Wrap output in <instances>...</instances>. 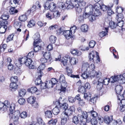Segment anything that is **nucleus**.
<instances>
[{
	"label": "nucleus",
	"mask_w": 125,
	"mask_h": 125,
	"mask_svg": "<svg viewBox=\"0 0 125 125\" xmlns=\"http://www.w3.org/2000/svg\"><path fill=\"white\" fill-rule=\"evenodd\" d=\"M66 3L68 5L67 7V9H72L74 7L76 12L78 13H80L82 12V9L84 8L85 6H83V5H81L79 3L73 4L71 3L70 0H67L66 1Z\"/></svg>",
	"instance_id": "nucleus-1"
},
{
	"label": "nucleus",
	"mask_w": 125,
	"mask_h": 125,
	"mask_svg": "<svg viewBox=\"0 0 125 125\" xmlns=\"http://www.w3.org/2000/svg\"><path fill=\"white\" fill-rule=\"evenodd\" d=\"M88 66V64H83L82 67V74L81 76L83 79H86L89 77L91 73L87 70V67Z\"/></svg>",
	"instance_id": "nucleus-2"
},
{
	"label": "nucleus",
	"mask_w": 125,
	"mask_h": 125,
	"mask_svg": "<svg viewBox=\"0 0 125 125\" xmlns=\"http://www.w3.org/2000/svg\"><path fill=\"white\" fill-rule=\"evenodd\" d=\"M59 80L61 83V91L65 92L66 90V88L67 86V84L65 81V77L63 74L61 75L60 77Z\"/></svg>",
	"instance_id": "nucleus-3"
},
{
	"label": "nucleus",
	"mask_w": 125,
	"mask_h": 125,
	"mask_svg": "<svg viewBox=\"0 0 125 125\" xmlns=\"http://www.w3.org/2000/svg\"><path fill=\"white\" fill-rule=\"evenodd\" d=\"M24 61V63L26 65L28 66L29 68L32 69H36V67L35 66V62L33 61L31 59L27 58L26 57Z\"/></svg>",
	"instance_id": "nucleus-4"
},
{
	"label": "nucleus",
	"mask_w": 125,
	"mask_h": 125,
	"mask_svg": "<svg viewBox=\"0 0 125 125\" xmlns=\"http://www.w3.org/2000/svg\"><path fill=\"white\" fill-rule=\"evenodd\" d=\"M93 7L90 5L85 7L84 10V12L83 14V17L85 19L89 18L90 16L92 13Z\"/></svg>",
	"instance_id": "nucleus-5"
},
{
	"label": "nucleus",
	"mask_w": 125,
	"mask_h": 125,
	"mask_svg": "<svg viewBox=\"0 0 125 125\" xmlns=\"http://www.w3.org/2000/svg\"><path fill=\"white\" fill-rule=\"evenodd\" d=\"M75 109L74 106H70L68 109H67L64 112L62 113V116H63L65 115L66 117H68L69 116L72 114L73 112L75 110Z\"/></svg>",
	"instance_id": "nucleus-6"
},
{
	"label": "nucleus",
	"mask_w": 125,
	"mask_h": 125,
	"mask_svg": "<svg viewBox=\"0 0 125 125\" xmlns=\"http://www.w3.org/2000/svg\"><path fill=\"white\" fill-rule=\"evenodd\" d=\"M60 14L58 11H55L53 13L52 12H48L46 15V17L49 20H51L52 19L56 18L58 17H59Z\"/></svg>",
	"instance_id": "nucleus-7"
},
{
	"label": "nucleus",
	"mask_w": 125,
	"mask_h": 125,
	"mask_svg": "<svg viewBox=\"0 0 125 125\" xmlns=\"http://www.w3.org/2000/svg\"><path fill=\"white\" fill-rule=\"evenodd\" d=\"M96 54V58L97 60L99 62L100 61V59L99 57V56L98 53L95 51H92L89 54V58L90 61L93 60L94 61V56Z\"/></svg>",
	"instance_id": "nucleus-8"
},
{
	"label": "nucleus",
	"mask_w": 125,
	"mask_h": 125,
	"mask_svg": "<svg viewBox=\"0 0 125 125\" xmlns=\"http://www.w3.org/2000/svg\"><path fill=\"white\" fill-rule=\"evenodd\" d=\"M81 114H79L77 116H74L72 119V122L76 124L79 123L80 122L82 121V118Z\"/></svg>",
	"instance_id": "nucleus-9"
},
{
	"label": "nucleus",
	"mask_w": 125,
	"mask_h": 125,
	"mask_svg": "<svg viewBox=\"0 0 125 125\" xmlns=\"http://www.w3.org/2000/svg\"><path fill=\"white\" fill-rule=\"evenodd\" d=\"M121 95H119L117 96L118 100V103H120L122 104L121 106H125V99H124V95L125 94V92L124 93V94H122Z\"/></svg>",
	"instance_id": "nucleus-10"
},
{
	"label": "nucleus",
	"mask_w": 125,
	"mask_h": 125,
	"mask_svg": "<svg viewBox=\"0 0 125 125\" xmlns=\"http://www.w3.org/2000/svg\"><path fill=\"white\" fill-rule=\"evenodd\" d=\"M15 108L14 109L11 108L10 109V116H20V111L17 110L14 111Z\"/></svg>",
	"instance_id": "nucleus-11"
},
{
	"label": "nucleus",
	"mask_w": 125,
	"mask_h": 125,
	"mask_svg": "<svg viewBox=\"0 0 125 125\" xmlns=\"http://www.w3.org/2000/svg\"><path fill=\"white\" fill-rule=\"evenodd\" d=\"M26 58V57H23L19 58L15 62L16 65L17 67H20L21 65V64H24V61Z\"/></svg>",
	"instance_id": "nucleus-12"
},
{
	"label": "nucleus",
	"mask_w": 125,
	"mask_h": 125,
	"mask_svg": "<svg viewBox=\"0 0 125 125\" xmlns=\"http://www.w3.org/2000/svg\"><path fill=\"white\" fill-rule=\"evenodd\" d=\"M3 103L4 106H5L7 108H10L9 110L10 111V109H14L15 108V105L14 104L12 103L10 105V102L8 100L5 101Z\"/></svg>",
	"instance_id": "nucleus-13"
},
{
	"label": "nucleus",
	"mask_w": 125,
	"mask_h": 125,
	"mask_svg": "<svg viewBox=\"0 0 125 125\" xmlns=\"http://www.w3.org/2000/svg\"><path fill=\"white\" fill-rule=\"evenodd\" d=\"M43 57L48 60V62L51 63L53 61L51 56V54L49 52H45L43 54Z\"/></svg>",
	"instance_id": "nucleus-14"
},
{
	"label": "nucleus",
	"mask_w": 125,
	"mask_h": 125,
	"mask_svg": "<svg viewBox=\"0 0 125 125\" xmlns=\"http://www.w3.org/2000/svg\"><path fill=\"white\" fill-rule=\"evenodd\" d=\"M65 37L67 39H69L70 38L71 40L74 39V38L72 37H71L72 33L69 30L65 31L63 32V34Z\"/></svg>",
	"instance_id": "nucleus-15"
},
{
	"label": "nucleus",
	"mask_w": 125,
	"mask_h": 125,
	"mask_svg": "<svg viewBox=\"0 0 125 125\" xmlns=\"http://www.w3.org/2000/svg\"><path fill=\"white\" fill-rule=\"evenodd\" d=\"M43 73L41 72L38 74V76L37 78L35 81V83L36 85H38L41 84L42 82L41 80V77L43 75Z\"/></svg>",
	"instance_id": "nucleus-16"
},
{
	"label": "nucleus",
	"mask_w": 125,
	"mask_h": 125,
	"mask_svg": "<svg viewBox=\"0 0 125 125\" xmlns=\"http://www.w3.org/2000/svg\"><path fill=\"white\" fill-rule=\"evenodd\" d=\"M121 78L120 75L115 76L114 77L112 76L111 77L110 79L111 80V82L113 83L115 82L119 81L121 83H122L121 82V81L120 80Z\"/></svg>",
	"instance_id": "nucleus-17"
},
{
	"label": "nucleus",
	"mask_w": 125,
	"mask_h": 125,
	"mask_svg": "<svg viewBox=\"0 0 125 125\" xmlns=\"http://www.w3.org/2000/svg\"><path fill=\"white\" fill-rule=\"evenodd\" d=\"M78 112L80 113L82 115V117L83 118L82 120L83 119H86L88 116V115L87 112L85 111H83L81 110V108H78Z\"/></svg>",
	"instance_id": "nucleus-18"
},
{
	"label": "nucleus",
	"mask_w": 125,
	"mask_h": 125,
	"mask_svg": "<svg viewBox=\"0 0 125 125\" xmlns=\"http://www.w3.org/2000/svg\"><path fill=\"white\" fill-rule=\"evenodd\" d=\"M84 0H71V3L73 4H77L78 2L81 5H83V6H85L86 5V2L84 1Z\"/></svg>",
	"instance_id": "nucleus-19"
},
{
	"label": "nucleus",
	"mask_w": 125,
	"mask_h": 125,
	"mask_svg": "<svg viewBox=\"0 0 125 125\" xmlns=\"http://www.w3.org/2000/svg\"><path fill=\"white\" fill-rule=\"evenodd\" d=\"M123 89L122 86L120 85H118L116 86L115 88V90L116 93L119 95H121L122 94H124V93L125 92V91L123 93L121 94V91Z\"/></svg>",
	"instance_id": "nucleus-20"
},
{
	"label": "nucleus",
	"mask_w": 125,
	"mask_h": 125,
	"mask_svg": "<svg viewBox=\"0 0 125 125\" xmlns=\"http://www.w3.org/2000/svg\"><path fill=\"white\" fill-rule=\"evenodd\" d=\"M40 35L38 33H36L35 34V35L33 36V39L34 41L33 43H39L42 41L39 39Z\"/></svg>",
	"instance_id": "nucleus-21"
},
{
	"label": "nucleus",
	"mask_w": 125,
	"mask_h": 125,
	"mask_svg": "<svg viewBox=\"0 0 125 125\" xmlns=\"http://www.w3.org/2000/svg\"><path fill=\"white\" fill-rule=\"evenodd\" d=\"M87 63L88 64V66L87 67V70L91 73L92 71L95 72L94 70L95 69V66L94 64H91L90 65L87 62L84 63L83 64H86ZM93 73L94 72H93Z\"/></svg>",
	"instance_id": "nucleus-22"
},
{
	"label": "nucleus",
	"mask_w": 125,
	"mask_h": 125,
	"mask_svg": "<svg viewBox=\"0 0 125 125\" xmlns=\"http://www.w3.org/2000/svg\"><path fill=\"white\" fill-rule=\"evenodd\" d=\"M39 43H33L34 46L33 50L35 52H37L41 49V46L38 45Z\"/></svg>",
	"instance_id": "nucleus-23"
},
{
	"label": "nucleus",
	"mask_w": 125,
	"mask_h": 125,
	"mask_svg": "<svg viewBox=\"0 0 125 125\" xmlns=\"http://www.w3.org/2000/svg\"><path fill=\"white\" fill-rule=\"evenodd\" d=\"M72 67L71 66L70 67L67 66L66 68V69L67 70V75L68 76L72 77H73L72 75V74L73 72L72 69Z\"/></svg>",
	"instance_id": "nucleus-24"
},
{
	"label": "nucleus",
	"mask_w": 125,
	"mask_h": 125,
	"mask_svg": "<svg viewBox=\"0 0 125 125\" xmlns=\"http://www.w3.org/2000/svg\"><path fill=\"white\" fill-rule=\"evenodd\" d=\"M38 89L35 86H33L28 89V91L32 94H33L38 91Z\"/></svg>",
	"instance_id": "nucleus-25"
},
{
	"label": "nucleus",
	"mask_w": 125,
	"mask_h": 125,
	"mask_svg": "<svg viewBox=\"0 0 125 125\" xmlns=\"http://www.w3.org/2000/svg\"><path fill=\"white\" fill-rule=\"evenodd\" d=\"M93 10L94 11V10H100L101 9V4L99 3H95L93 6Z\"/></svg>",
	"instance_id": "nucleus-26"
},
{
	"label": "nucleus",
	"mask_w": 125,
	"mask_h": 125,
	"mask_svg": "<svg viewBox=\"0 0 125 125\" xmlns=\"http://www.w3.org/2000/svg\"><path fill=\"white\" fill-rule=\"evenodd\" d=\"M71 52L72 54L78 56L82 54V53L80 51L74 49L72 50Z\"/></svg>",
	"instance_id": "nucleus-27"
},
{
	"label": "nucleus",
	"mask_w": 125,
	"mask_h": 125,
	"mask_svg": "<svg viewBox=\"0 0 125 125\" xmlns=\"http://www.w3.org/2000/svg\"><path fill=\"white\" fill-rule=\"evenodd\" d=\"M112 116H107L105 117L104 118V121L105 123L107 124H109L111 121L112 119Z\"/></svg>",
	"instance_id": "nucleus-28"
},
{
	"label": "nucleus",
	"mask_w": 125,
	"mask_h": 125,
	"mask_svg": "<svg viewBox=\"0 0 125 125\" xmlns=\"http://www.w3.org/2000/svg\"><path fill=\"white\" fill-rule=\"evenodd\" d=\"M35 99L36 98L35 97L33 96H31L28 99L27 101L28 103L32 104L34 102H35Z\"/></svg>",
	"instance_id": "nucleus-29"
},
{
	"label": "nucleus",
	"mask_w": 125,
	"mask_h": 125,
	"mask_svg": "<svg viewBox=\"0 0 125 125\" xmlns=\"http://www.w3.org/2000/svg\"><path fill=\"white\" fill-rule=\"evenodd\" d=\"M13 119L14 123L15 125H17L19 124V116H11Z\"/></svg>",
	"instance_id": "nucleus-30"
},
{
	"label": "nucleus",
	"mask_w": 125,
	"mask_h": 125,
	"mask_svg": "<svg viewBox=\"0 0 125 125\" xmlns=\"http://www.w3.org/2000/svg\"><path fill=\"white\" fill-rule=\"evenodd\" d=\"M45 64H41L38 68V74L41 72L42 73L41 71L43 70L45 67Z\"/></svg>",
	"instance_id": "nucleus-31"
},
{
	"label": "nucleus",
	"mask_w": 125,
	"mask_h": 125,
	"mask_svg": "<svg viewBox=\"0 0 125 125\" xmlns=\"http://www.w3.org/2000/svg\"><path fill=\"white\" fill-rule=\"evenodd\" d=\"M68 58L64 56L62 59L61 60V62L62 63L64 66L66 65L67 63Z\"/></svg>",
	"instance_id": "nucleus-32"
},
{
	"label": "nucleus",
	"mask_w": 125,
	"mask_h": 125,
	"mask_svg": "<svg viewBox=\"0 0 125 125\" xmlns=\"http://www.w3.org/2000/svg\"><path fill=\"white\" fill-rule=\"evenodd\" d=\"M46 116L48 118H51L52 116V112L50 110H47L45 112Z\"/></svg>",
	"instance_id": "nucleus-33"
},
{
	"label": "nucleus",
	"mask_w": 125,
	"mask_h": 125,
	"mask_svg": "<svg viewBox=\"0 0 125 125\" xmlns=\"http://www.w3.org/2000/svg\"><path fill=\"white\" fill-rule=\"evenodd\" d=\"M123 17V15L122 13H118V14L117 15V17L116 18L117 22L123 21L122 20Z\"/></svg>",
	"instance_id": "nucleus-34"
},
{
	"label": "nucleus",
	"mask_w": 125,
	"mask_h": 125,
	"mask_svg": "<svg viewBox=\"0 0 125 125\" xmlns=\"http://www.w3.org/2000/svg\"><path fill=\"white\" fill-rule=\"evenodd\" d=\"M78 60L76 58L72 57L70 59V62L71 65H74L77 62Z\"/></svg>",
	"instance_id": "nucleus-35"
},
{
	"label": "nucleus",
	"mask_w": 125,
	"mask_h": 125,
	"mask_svg": "<svg viewBox=\"0 0 125 125\" xmlns=\"http://www.w3.org/2000/svg\"><path fill=\"white\" fill-rule=\"evenodd\" d=\"M27 19L26 15H22L20 16L19 18V20L21 22H24L26 21Z\"/></svg>",
	"instance_id": "nucleus-36"
},
{
	"label": "nucleus",
	"mask_w": 125,
	"mask_h": 125,
	"mask_svg": "<svg viewBox=\"0 0 125 125\" xmlns=\"http://www.w3.org/2000/svg\"><path fill=\"white\" fill-rule=\"evenodd\" d=\"M52 112L54 115H57L60 112V110L57 107H56L52 110Z\"/></svg>",
	"instance_id": "nucleus-37"
},
{
	"label": "nucleus",
	"mask_w": 125,
	"mask_h": 125,
	"mask_svg": "<svg viewBox=\"0 0 125 125\" xmlns=\"http://www.w3.org/2000/svg\"><path fill=\"white\" fill-rule=\"evenodd\" d=\"M7 28V26H1L0 25V33H3L6 31Z\"/></svg>",
	"instance_id": "nucleus-38"
},
{
	"label": "nucleus",
	"mask_w": 125,
	"mask_h": 125,
	"mask_svg": "<svg viewBox=\"0 0 125 125\" xmlns=\"http://www.w3.org/2000/svg\"><path fill=\"white\" fill-rule=\"evenodd\" d=\"M61 121V124L63 125L65 124L66 123L67 120L69 119L68 117H66L65 115L63 116H62Z\"/></svg>",
	"instance_id": "nucleus-39"
},
{
	"label": "nucleus",
	"mask_w": 125,
	"mask_h": 125,
	"mask_svg": "<svg viewBox=\"0 0 125 125\" xmlns=\"http://www.w3.org/2000/svg\"><path fill=\"white\" fill-rule=\"evenodd\" d=\"M26 92V91L25 89H21L19 92V95L20 96L23 97L25 94Z\"/></svg>",
	"instance_id": "nucleus-40"
},
{
	"label": "nucleus",
	"mask_w": 125,
	"mask_h": 125,
	"mask_svg": "<svg viewBox=\"0 0 125 125\" xmlns=\"http://www.w3.org/2000/svg\"><path fill=\"white\" fill-rule=\"evenodd\" d=\"M105 29L106 30V31H102L100 32L99 34V36L101 38H102L104 37L107 34V28H105Z\"/></svg>",
	"instance_id": "nucleus-41"
},
{
	"label": "nucleus",
	"mask_w": 125,
	"mask_h": 125,
	"mask_svg": "<svg viewBox=\"0 0 125 125\" xmlns=\"http://www.w3.org/2000/svg\"><path fill=\"white\" fill-rule=\"evenodd\" d=\"M62 98L60 97L59 99L55 101H54L53 103L55 105H56V106L59 105L60 106L62 104Z\"/></svg>",
	"instance_id": "nucleus-42"
},
{
	"label": "nucleus",
	"mask_w": 125,
	"mask_h": 125,
	"mask_svg": "<svg viewBox=\"0 0 125 125\" xmlns=\"http://www.w3.org/2000/svg\"><path fill=\"white\" fill-rule=\"evenodd\" d=\"M27 116V114L25 111L22 112L20 114V116L22 119H25Z\"/></svg>",
	"instance_id": "nucleus-43"
},
{
	"label": "nucleus",
	"mask_w": 125,
	"mask_h": 125,
	"mask_svg": "<svg viewBox=\"0 0 125 125\" xmlns=\"http://www.w3.org/2000/svg\"><path fill=\"white\" fill-rule=\"evenodd\" d=\"M81 29L83 32H86L88 29V27L87 25L85 24L82 25L81 27Z\"/></svg>",
	"instance_id": "nucleus-44"
},
{
	"label": "nucleus",
	"mask_w": 125,
	"mask_h": 125,
	"mask_svg": "<svg viewBox=\"0 0 125 125\" xmlns=\"http://www.w3.org/2000/svg\"><path fill=\"white\" fill-rule=\"evenodd\" d=\"M18 10L15 9V7L10 8L9 12L11 14H13L18 12Z\"/></svg>",
	"instance_id": "nucleus-45"
},
{
	"label": "nucleus",
	"mask_w": 125,
	"mask_h": 125,
	"mask_svg": "<svg viewBox=\"0 0 125 125\" xmlns=\"http://www.w3.org/2000/svg\"><path fill=\"white\" fill-rule=\"evenodd\" d=\"M61 108L65 111L68 107V105L67 104L65 103L62 104L61 105Z\"/></svg>",
	"instance_id": "nucleus-46"
},
{
	"label": "nucleus",
	"mask_w": 125,
	"mask_h": 125,
	"mask_svg": "<svg viewBox=\"0 0 125 125\" xmlns=\"http://www.w3.org/2000/svg\"><path fill=\"white\" fill-rule=\"evenodd\" d=\"M35 22L34 20H31L28 22L27 26L29 28L32 27L35 25Z\"/></svg>",
	"instance_id": "nucleus-47"
},
{
	"label": "nucleus",
	"mask_w": 125,
	"mask_h": 125,
	"mask_svg": "<svg viewBox=\"0 0 125 125\" xmlns=\"http://www.w3.org/2000/svg\"><path fill=\"white\" fill-rule=\"evenodd\" d=\"M56 7V4L53 2H52L50 4L49 9L50 10L53 11L55 8Z\"/></svg>",
	"instance_id": "nucleus-48"
},
{
	"label": "nucleus",
	"mask_w": 125,
	"mask_h": 125,
	"mask_svg": "<svg viewBox=\"0 0 125 125\" xmlns=\"http://www.w3.org/2000/svg\"><path fill=\"white\" fill-rule=\"evenodd\" d=\"M10 87L12 89L15 90L17 88L18 85L15 83H11L10 84Z\"/></svg>",
	"instance_id": "nucleus-49"
},
{
	"label": "nucleus",
	"mask_w": 125,
	"mask_h": 125,
	"mask_svg": "<svg viewBox=\"0 0 125 125\" xmlns=\"http://www.w3.org/2000/svg\"><path fill=\"white\" fill-rule=\"evenodd\" d=\"M93 11V14L95 16H96L101 15V12L99 10H94Z\"/></svg>",
	"instance_id": "nucleus-50"
},
{
	"label": "nucleus",
	"mask_w": 125,
	"mask_h": 125,
	"mask_svg": "<svg viewBox=\"0 0 125 125\" xmlns=\"http://www.w3.org/2000/svg\"><path fill=\"white\" fill-rule=\"evenodd\" d=\"M56 37L55 36L52 35L50 37V41L52 43H54L56 40Z\"/></svg>",
	"instance_id": "nucleus-51"
},
{
	"label": "nucleus",
	"mask_w": 125,
	"mask_h": 125,
	"mask_svg": "<svg viewBox=\"0 0 125 125\" xmlns=\"http://www.w3.org/2000/svg\"><path fill=\"white\" fill-rule=\"evenodd\" d=\"M86 90L84 86H81L79 88L78 91L82 93H84L85 92Z\"/></svg>",
	"instance_id": "nucleus-52"
},
{
	"label": "nucleus",
	"mask_w": 125,
	"mask_h": 125,
	"mask_svg": "<svg viewBox=\"0 0 125 125\" xmlns=\"http://www.w3.org/2000/svg\"><path fill=\"white\" fill-rule=\"evenodd\" d=\"M91 122L92 125H98V121L95 118L92 119L91 120Z\"/></svg>",
	"instance_id": "nucleus-53"
},
{
	"label": "nucleus",
	"mask_w": 125,
	"mask_h": 125,
	"mask_svg": "<svg viewBox=\"0 0 125 125\" xmlns=\"http://www.w3.org/2000/svg\"><path fill=\"white\" fill-rule=\"evenodd\" d=\"M19 1V0H11L10 2V4L15 6V5L18 3Z\"/></svg>",
	"instance_id": "nucleus-54"
},
{
	"label": "nucleus",
	"mask_w": 125,
	"mask_h": 125,
	"mask_svg": "<svg viewBox=\"0 0 125 125\" xmlns=\"http://www.w3.org/2000/svg\"><path fill=\"white\" fill-rule=\"evenodd\" d=\"M10 79L11 83H15L18 82V77L17 76H12L10 78Z\"/></svg>",
	"instance_id": "nucleus-55"
},
{
	"label": "nucleus",
	"mask_w": 125,
	"mask_h": 125,
	"mask_svg": "<svg viewBox=\"0 0 125 125\" xmlns=\"http://www.w3.org/2000/svg\"><path fill=\"white\" fill-rule=\"evenodd\" d=\"M109 25L110 27L112 29H114L117 26V25L115 24L114 22L112 21L110 22Z\"/></svg>",
	"instance_id": "nucleus-56"
},
{
	"label": "nucleus",
	"mask_w": 125,
	"mask_h": 125,
	"mask_svg": "<svg viewBox=\"0 0 125 125\" xmlns=\"http://www.w3.org/2000/svg\"><path fill=\"white\" fill-rule=\"evenodd\" d=\"M91 95V94L90 93H85L84 94V97L85 99L88 100L90 98Z\"/></svg>",
	"instance_id": "nucleus-57"
},
{
	"label": "nucleus",
	"mask_w": 125,
	"mask_h": 125,
	"mask_svg": "<svg viewBox=\"0 0 125 125\" xmlns=\"http://www.w3.org/2000/svg\"><path fill=\"white\" fill-rule=\"evenodd\" d=\"M95 16L93 14V11H92V13L91 14L89 17V19L91 21H93L95 19Z\"/></svg>",
	"instance_id": "nucleus-58"
},
{
	"label": "nucleus",
	"mask_w": 125,
	"mask_h": 125,
	"mask_svg": "<svg viewBox=\"0 0 125 125\" xmlns=\"http://www.w3.org/2000/svg\"><path fill=\"white\" fill-rule=\"evenodd\" d=\"M34 55V52L31 51L28 53L27 56L25 57H26L27 58L31 59L33 57Z\"/></svg>",
	"instance_id": "nucleus-59"
},
{
	"label": "nucleus",
	"mask_w": 125,
	"mask_h": 125,
	"mask_svg": "<svg viewBox=\"0 0 125 125\" xmlns=\"http://www.w3.org/2000/svg\"><path fill=\"white\" fill-rule=\"evenodd\" d=\"M121 79V82L122 83H125V73L123 74L122 75H120Z\"/></svg>",
	"instance_id": "nucleus-60"
},
{
	"label": "nucleus",
	"mask_w": 125,
	"mask_h": 125,
	"mask_svg": "<svg viewBox=\"0 0 125 125\" xmlns=\"http://www.w3.org/2000/svg\"><path fill=\"white\" fill-rule=\"evenodd\" d=\"M60 4L59 5H60V7H61L63 9H65L66 8V6H67V7L68 5V4L66 3V5L63 2H61L60 3ZM66 8L67 9V8Z\"/></svg>",
	"instance_id": "nucleus-61"
},
{
	"label": "nucleus",
	"mask_w": 125,
	"mask_h": 125,
	"mask_svg": "<svg viewBox=\"0 0 125 125\" xmlns=\"http://www.w3.org/2000/svg\"><path fill=\"white\" fill-rule=\"evenodd\" d=\"M14 35L13 34L9 35L7 39V42H8L13 40Z\"/></svg>",
	"instance_id": "nucleus-62"
},
{
	"label": "nucleus",
	"mask_w": 125,
	"mask_h": 125,
	"mask_svg": "<svg viewBox=\"0 0 125 125\" xmlns=\"http://www.w3.org/2000/svg\"><path fill=\"white\" fill-rule=\"evenodd\" d=\"M8 24V22L7 20H2L1 21L0 25L1 26H7V25Z\"/></svg>",
	"instance_id": "nucleus-63"
},
{
	"label": "nucleus",
	"mask_w": 125,
	"mask_h": 125,
	"mask_svg": "<svg viewBox=\"0 0 125 125\" xmlns=\"http://www.w3.org/2000/svg\"><path fill=\"white\" fill-rule=\"evenodd\" d=\"M18 102L21 105H23L25 103V101L24 98H21L18 100Z\"/></svg>",
	"instance_id": "nucleus-64"
}]
</instances>
